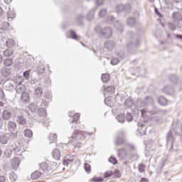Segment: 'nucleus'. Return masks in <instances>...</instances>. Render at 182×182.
<instances>
[{
	"label": "nucleus",
	"mask_w": 182,
	"mask_h": 182,
	"mask_svg": "<svg viewBox=\"0 0 182 182\" xmlns=\"http://www.w3.org/2000/svg\"><path fill=\"white\" fill-rule=\"evenodd\" d=\"M168 26H169V29H171V31H176V24H174L173 23H168Z\"/></svg>",
	"instance_id": "nucleus-56"
},
{
	"label": "nucleus",
	"mask_w": 182,
	"mask_h": 182,
	"mask_svg": "<svg viewBox=\"0 0 182 182\" xmlns=\"http://www.w3.org/2000/svg\"><path fill=\"white\" fill-rule=\"evenodd\" d=\"M41 176H42V173L38 171H36L33 173H31V178L32 180H38V178H39Z\"/></svg>",
	"instance_id": "nucleus-27"
},
{
	"label": "nucleus",
	"mask_w": 182,
	"mask_h": 182,
	"mask_svg": "<svg viewBox=\"0 0 182 182\" xmlns=\"http://www.w3.org/2000/svg\"><path fill=\"white\" fill-rule=\"evenodd\" d=\"M95 4L98 6H102L105 4V0H95Z\"/></svg>",
	"instance_id": "nucleus-55"
},
{
	"label": "nucleus",
	"mask_w": 182,
	"mask_h": 182,
	"mask_svg": "<svg viewBox=\"0 0 182 182\" xmlns=\"http://www.w3.org/2000/svg\"><path fill=\"white\" fill-rule=\"evenodd\" d=\"M136 46H134V44H133V43H129L127 45V49H128V50H132V49H133V48H134Z\"/></svg>",
	"instance_id": "nucleus-54"
},
{
	"label": "nucleus",
	"mask_w": 182,
	"mask_h": 182,
	"mask_svg": "<svg viewBox=\"0 0 182 182\" xmlns=\"http://www.w3.org/2000/svg\"><path fill=\"white\" fill-rule=\"evenodd\" d=\"M80 114H75L73 116L72 123H77V120H79Z\"/></svg>",
	"instance_id": "nucleus-48"
},
{
	"label": "nucleus",
	"mask_w": 182,
	"mask_h": 182,
	"mask_svg": "<svg viewBox=\"0 0 182 182\" xmlns=\"http://www.w3.org/2000/svg\"><path fill=\"white\" fill-rule=\"evenodd\" d=\"M16 122L21 126H25V124H26V119L22 115L17 117Z\"/></svg>",
	"instance_id": "nucleus-22"
},
{
	"label": "nucleus",
	"mask_w": 182,
	"mask_h": 182,
	"mask_svg": "<svg viewBox=\"0 0 182 182\" xmlns=\"http://www.w3.org/2000/svg\"><path fill=\"white\" fill-rule=\"evenodd\" d=\"M138 170L139 173H145L146 172V165L143 164H140L138 166Z\"/></svg>",
	"instance_id": "nucleus-42"
},
{
	"label": "nucleus",
	"mask_w": 182,
	"mask_h": 182,
	"mask_svg": "<svg viewBox=\"0 0 182 182\" xmlns=\"http://www.w3.org/2000/svg\"><path fill=\"white\" fill-rule=\"evenodd\" d=\"M70 36L72 37L73 39H75V41H79L80 38V36H77V35L76 34V32H75V31L73 30H70L69 32Z\"/></svg>",
	"instance_id": "nucleus-35"
},
{
	"label": "nucleus",
	"mask_w": 182,
	"mask_h": 182,
	"mask_svg": "<svg viewBox=\"0 0 182 182\" xmlns=\"http://www.w3.org/2000/svg\"><path fill=\"white\" fill-rule=\"evenodd\" d=\"M172 18L173 19V22H177V21H180L181 19L180 13H178V11H175L173 13Z\"/></svg>",
	"instance_id": "nucleus-30"
},
{
	"label": "nucleus",
	"mask_w": 182,
	"mask_h": 182,
	"mask_svg": "<svg viewBox=\"0 0 182 182\" xmlns=\"http://www.w3.org/2000/svg\"><path fill=\"white\" fill-rule=\"evenodd\" d=\"M14 63V59L12 58H6L4 60V65L6 66V68H9L12 66V64Z\"/></svg>",
	"instance_id": "nucleus-24"
},
{
	"label": "nucleus",
	"mask_w": 182,
	"mask_h": 182,
	"mask_svg": "<svg viewBox=\"0 0 182 182\" xmlns=\"http://www.w3.org/2000/svg\"><path fill=\"white\" fill-rule=\"evenodd\" d=\"M58 139L56 134H50L48 136V140L50 141H55Z\"/></svg>",
	"instance_id": "nucleus-45"
},
{
	"label": "nucleus",
	"mask_w": 182,
	"mask_h": 182,
	"mask_svg": "<svg viewBox=\"0 0 182 182\" xmlns=\"http://www.w3.org/2000/svg\"><path fill=\"white\" fill-rule=\"evenodd\" d=\"M84 168L86 171V173H89L90 171H92V167L90 166V164L85 163L84 164Z\"/></svg>",
	"instance_id": "nucleus-44"
},
{
	"label": "nucleus",
	"mask_w": 182,
	"mask_h": 182,
	"mask_svg": "<svg viewBox=\"0 0 182 182\" xmlns=\"http://www.w3.org/2000/svg\"><path fill=\"white\" fill-rule=\"evenodd\" d=\"M39 166L42 171H44L45 173H48V171H49V165H48V163L42 162L41 164H39Z\"/></svg>",
	"instance_id": "nucleus-21"
},
{
	"label": "nucleus",
	"mask_w": 182,
	"mask_h": 182,
	"mask_svg": "<svg viewBox=\"0 0 182 182\" xmlns=\"http://www.w3.org/2000/svg\"><path fill=\"white\" fill-rule=\"evenodd\" d=\"M138 132L139 133V136H144L146 134V125L143 122H138Z\"/></svg>",
	"instance_id": "nucleus-11"
},
{
	"label": "nucleus",
	"mask_w": 182,
	"mask_h": 182,
	"mask_svg": "<svg viewBox=\"0 0 182 182\" xmlns=\"http://www.w3.org/2000/svg\"><path fill=\"white\" fill-rule=\"evenodd\" d=\"M23 134H24L25 137H28V138H31V137H32V136H33L32 131L29 129H26L23 132Z\"/></svg>",
	"instance_id": "nucleus-36"
},
{
	"label": "nucleus",
	"mask_w": 182,
	"mask_h": 182,
	"mask_svg": "<svg viewBox=\"0 0 182 182\" xmlns=\"http://www.w3.org/2000/svg\"><path fill=\"white\" fill-rule=\"evenodd\" d=\"M125 106L126 107H133V105H134V102L131 99H127L125 100Z\"/></svg>",
	"instance_id": "nucleus-37"
},
{
	"label": "nucleus",
	"mask_w": 182,
	"mask_h": 182,
	"mask_svg": "<svg viewBox=\"0 0 182 182\" xmlns=\"http://www.w3.org/2000/svg\"><path fill=\"white\" fill-rule=\"evenodd\" d=\"M65 159L70 163L73 160V156H72V155H67L65 156Z\"/></svg>",
	"instance_id": "nucleus-57"
},
{
	"label": "nucleus",
	"mask_w": 182,
	"mask_h": 182,
	"mask_svg": "<svg viewBox=\"0 0 182 182\" xmlns=\"http://www.w3.org/2000/svg\"><path fill=\"white\" fill-rule=\"evenodd\" d=\"M114 26L115 28L117 29L119 33H122L123 32V24H122V22L116 21L115 22H114Z\"/></svg>",
	"instance_id": "nucleus-18"
},
{
	"label": "nucleus",
	"mask_w": 182,
	"mask_h": 182,
	"mask_svg": "<svg viewBox=\"0 0 182 182\" xmlns=\"http://www.w3.org/2000/svg\"><path fill=\"white\" fill-rule=\"evenodd\" d=\"M19 164H21V161L18 157L13 158L11 161V167L14 170H18V168L19 167Z\"/></svg>",
	"instance_id": "nucleus-14"
},
{
	"label": "nucleus",
	"mask_w": 182,
	"mask_h": 182,
	"mask_svg": "<svg viewBox=\"0 0 182 182\" xmlns=\"http://www.w3.org/2000/svg\"><path fill=\"white\" fill-rule=\"evenodd\" d=\"M114 86L113 85H103L102 91L104 95H113L114 93Z\"/></svg>",
	"instance_id": "nucleus-6"
},
{
	"label": "nucleus",
	"mask_w": 182,
	"mask_h": 182,
	"mask_svg": "<svg viewBox=\"0 0 182 182\" xmlns=\"http://www.w3.org/2000/svg\"><path fill=\"white\" fill-rule=\"evenodd\" d=\"M5 157L9 158L12 156V149H7L4 152Z\"/></svg>",
	"instance_id": "nucleus-46"
},
{
	"label": "nucleus",
	"mask_w": 182,
	"mask_h": 182,
	"mask_svg": "<svg viewBox=\"0 0 182 182\" xmlns=\"http://www.w3.org/2000/svg\"><path fill=\"white\" fill-rule=\"evenodd\" d=\"M12 117V111L10 109H4L1 114V117H0V126L4 124V120L8 122L11 120Z\"/></svg>",
	"instance_id": "nucleus-5"
},
{
	"label": "nucleus",
	"mask_w": 182,
	"mask_h": 182,
	"mask_svg": "<svg viewBox=\"0 0 182 182\" xmlns=\"http://www.w3.org/2000/svg\"><path fill=\"white\" fill-rule=\"evenodd\" d=\"M167 99L166 97L161 96L158 98V102L161 106H167Z\"/></svg>",
	"instance_id": "nucleus-26"
},
{
	"label": "nucleus",
	"mask_w": 182,
	"mask_h": 182,
	"mask_svg": "<svg viewBox=\"0 0 182 182\" xmlns=\"http://www.w3.org/2000/svg\"><path fill=\"white\" fill-rule=\"evenodd\" d=\"M163 92L168 96H173L176 93V90L171 85H166L163 88Z\"/></svg>",
	"instance_id": "nucleus-7"
},
{
	"label": "nucleus",
	"mask_w": 182,
	"mask_h": 182,
	"mask_svg": "<svg viewBox=\"0 0 182 182\" xmlns=\"http://www.w3.org/2000/svg\"><path fill=\"white\" fill-rule=\"evenodd\" d=\"M119 60L117 58H114L111 60V65H113V66L117 65L119 63Z\"/></svg>",
	"instance_id": "nucleus-51"
},
{
	"label": "nucleus",
	"mask_w": 182,
	"mask_h": 182,
	"mask_svg": "<svg viewBox=\"0 0 182 182\" xmlns=\"http://www.w3.org/2000/svg\"><path fill=\"white\" fill-rule=\"evenodd\" d=\"M0 72L1 73V76H4V77H8V76L11 75V70L5 67H2Z\"/></svg>",
	"instance_id": "nucleus-16"
},
{
	"label": "nucleus",
	"mask_w": 182,
	"mask_h": 182,
	"mask_svg": "<svg viewBox=\"0 0 182 182\" xmlns=\"http://www.w3.org/2000/svg\"><path fill=\"white\" fill-rule=\"evenodd\" d=\"M18 179V176L15 172H11L10 174V180L12 182H15Z\"/></svg>",
	"instance_id": "nucleus-43"
},
{
	"label": "nucleus",
	"mask_w": 182,
	"mask_h": 182,
	"mask_svg": "<svg viewBox=\"0 0 182 182\" xmlns=\"http://www.w3.org/2000/svg\"><path fill=\"white\" fill-rule=\"evenodd\" d=\"M109 79L110 75H109V74H102L101 76V80L103 82V83H107V82H109Z\"/></svg>",
	"instance_id": "nucleus-34"
},
{
	"label": "nucleus",
	"mask_w": 182,
	"mask_h": 182,
	"mask_svg": "<svg viewBox=\"0 0 182 182\" xmlns=\"http://www.w3.org/2000/svg\"><path fill=\"white\" fill-rule=\"evenodd\" d=\"M125 132L124 130H121L117 133V136L114 140L115 146H122L123 144H126L127 149L128 150H136V147L134 145L132 144L127 143L126 138L124 137Z\"/></svg>",
	"instance_id": "nucleus-2"
},
{
	"label": "nucleus",
	"mask_w": 182,
	"mask_h": 182,
	"mask_svg": "<svg viewBox=\"0 0 182 182\" xmlns=\"http://www.w3.org/2000/svg\"><path fill=\"white\" fill-rule=\"evenodd\" d=\"M10 137H11V139H16V137H17L16 133L11 132V133L10 134Z\"/></svg>",
	"instance_id": "nucleus-59"
},
{
	"label": "nucleus",
	"mask_w": 182,
	"mask_h": 182,
	"mask_svg": "<svg viewBox=\"0 0 182 182\" xmlns=\"http://www.w3.org/2000/svg\"><path fill=\"white\" fill-rule=\"evenodd\" d=\"M36 97H41L42 96L43 90L42 87H38V88L36 89Z\"/></svg>",
	"instance_id": "nucleus-40"
},
{
	"label": "nucleus",
	"mask_w": 182,
	"mask_h": 182,
	"mask_svg": "<svg viewBox=\"0 0 182 182\" xmlns=\"http://www.w3.org/2000/svg\"><path fill=\"white\" fill-rule=\"evenodd\" d=\"M117 120L119 123H124V120H126V117H124V114L121 113L118 114L117 117Z\"/></svg>",
	"instance_id": "nucleus-33"
},
{
	"label": "nucleus",
	"mask_w": 182,
	"mask_h": 182,
	"mask_svg": "<svg viewBox=\"0 0 182 182\" xmlns=\"http://www.w3.org/2000/svg\"><path fill=\"white\" fill-rule=\"evenodd\" d=\"M99 17L100 18H105V16H106V15H107V10L106 9H102L99 14Z\"/></svg>",
	"instance_id": "nucleus-39"
},
{
	"label": "nucleus",
	"mask_w": 182,
	"mask_h": 182,
	"mask_svg": "<svg viewBox=\"0 0 182 182\" xmlns=\"http://www.w3.org/2000/svg\"><path fill=\"white\" fill-rule=\"evenodd\" d=\"M112 176H113V172H112V171H107L104 173V177H105V178H108V177H112Z\"/></svg>",
	"instance_id": "nucleus-50"
},
{
	"label": "nucleus",
	"mask_w": 182,
	"mask_h": 182,
	"mask_svg": "<svg viewBox=\"0 0 182 182\" xmlns=\"http://www.w3.org/2000/svg\"><path fill=\"white\" fill-rule=\"evenodd\" d=\"M107 22H114V16H109L107 18Z\"/></svg>",
	"instance_id": "nucleus-58"
},
{
	"label": "nucleus",
	"mask_w": 182,
	"mask_h": 182,
	"mask_svg": "<svg viewBox=\"0 0 182 182\" xmlns=\"http://www.w3.org/2000/svg\"><path fill=\"white\" fill-rule=\"evenodd\" d=\"M5 45L7 46V48H14V46H15V41H14L12 38H9L6 41Z\"/></svg>",
	"instance_id": "nucleus-28"
},
{
	"label": "nucleus",
	"mask_w": 182,
	"mask_h": 182,
	"mask_svg": "<svg viewBox=\"0 0 182 182\" xmlns=\"http://www.w3.org/2000/svg\"><path fill=\"white\" fill-rule=\"evenodd\" d=\"M171 82H173V85H174L175 86H176L177 84L178 83V82H177V75H172L171 76Z\"/></svg>",
	"instance_id": "nucleus-49"
},
{
	"label": "nucleus",
	"mask_w": 182,
	"mask_h": 182,
	"mask_svg": "<svg viewBox=\"0 0 182 182\" xmlns=\"http://www.w3.org/2000/svg\"><path fill=\"white\" fill-rule=\"evenodd\" d=\"M38 114L40 117H41V119H38L40 122H45V120H46V118L45 117V116H46V109L42 107L38 109Z\"/></svg>",
	"instance_id": "nucleus-15"
},
{
	"label": "nucleus",
	"mask_w": 182,
	"mask_h": 182,
	"mask_svg": "<svg viewBox=\"0 0 182 182\" xmlns=\"http://www.w3.org/2000/svg\"><path fill=\"white\" fill-rule=\"evenodd\" d=\"M30 73H31V70H26L23 73V76L25 79H26V80H28Z\"/></svg>",
	"instance_id": "nucleus-52"
},
{
	"label": "nucleus",
	"mask_w": 182,
	"mask_h": 182,
	"mask_svg": "<svg viewBox=\"0 0 182 182\" xmlns=\"http://www.w3.org/2000/svg\"><path fill=\"white\" fill-rule=\"evenodd\" d=\"M4 56L9 57L14 55V50L11 48L6 49L3 52Z\"/></svg>",
	"instance_id": "nucleus-31"
},
{
	"label": "nucleus",
	"mask_w": 182,
	"mask_h": 182,
	"mask_svg": "<svg viewBox=\"0 0 182 182\" xmlns=\"http://www.w3.org/2000/svg\"><path fill=\"white\" fill-rule=\"evenodd\" d=\"M0 143L1 144H6L8 143V136L5 134H0Z\"/></svg>",
	"instance_id": "nucleus-29"
},
{
	"label": "nucleus",
	"mask_w": 182,
	"mask_h": 182,
	"mask_svg": "<svg viewBox=\"0 0 182 182\" xmlns=\"http://www.w3.org/2000/svg\"><path fill=\"white\" fill-rule=\"evenodd\" d=\"M63 163L64 166H68L69 164V163H70V162L69 161L65 159Z\"/></svg>",
	"instance_id": "nucleus-62"
},
{
	"label": "nucleus",
	"mask_w": 182,
	"mask_h": 182,
	"mask_svg": "<svg viewBox=\"0 0 182 182\" xmlns=\"http://www.w3.org/2000/svg\"><path fill=\"white\" fill-rule=\"evenodd\" d=\"M21 101L23 103H28V102H29V94L28 92H23V94H21Z\"/></svg>",
	"instance_id": "nucleus-25"
},
{
	"label": "nucleus",
	"mask_w": 182,
	"mask_h": 182,
	"mask_svg": "<svg viewBox=\"0 0 182 182\" xmlns=\"http://www.w3.org/2000/svg\"><path fill=\"white\" fill-rule=\"evenodd\" d=\"M159 112L160 109H159V107H156L154 105L141 109L142 116H144V113H149L151 115L158 114Z\"/></svg>",
	"instance_id": "nucleus-4"
},
{
	"label": "nucleus",
	"mask_w": 182,
	"mask_h": 182,
	"mask_svg": "<svg viewBox=\"0 0 182 182\" xmlns=\"http://www.w3.org/2000/svg\"><path fill=\"white\" fill-rule=\"evenodd\" d=\"M3 86L7 90H12V89H15V87L14 86V81L9 80L4 81Z\"/></svg>",
	"instance_id": "nucleus-12"
},
{
	"label": "nucleus",
	"mask_w": 182,
	"mask_h": 182,
	"mask_svg": "<svg viewBox=\"0 0 182 182\" xmlns=\"http://www.w3.org/2000/svg\"><path fill=\"white\" fill-rule=\"evenodd\" d=\"M26 89V87H25V85H22V81H19L17 86L16 87V93H18V95H22L25 93Z\"/></svg>",
	"instance_id": "nucleus-10"
},
{
	"label": "nucleus",
	"mask_w": 182,
	"mask_h": 182,
	"mask_svg": "<svg viewBox=\"0 0 182 182\" xmlns=\"http://www.w3.org/2000/svg\"><path fill=\"white\" fill-rule=\"evenodd\" d=\"M104 46L109 50H112V49H113L114 48V41H105Z\"/></svg>",
	"instance_id": "nucleus-17"
},
{
	"label": "nucleus",
	"mask_w": 182,
	"mask_h": 182,
	"mask_svg": "<svg viewBox=\"0 0 182 182\" xmlns=\"http://www.w3.org/2000/svg\"><path fill=\"white\" fill-rule=\"evenodd\" d=\"M114 174H116L117 177H120V172L119 171V170H115Z\"/></svg>",
	"instance_id": "nucleus-64"
},
{
	"label": "nucleus",
	"mask_w": 182,
	"mask_h": 182,
	"mask_svg": "<svg viewBox=\"0 0 182 182\" xmlns=\"http://www.w3.org/2000/svg\"><path fill=\"white\" fill-rule=\"evenodd\" d=\"M127 23V25H129V26H134V25L136 24V18H128Z\"/></svg>",
	"instance_id": "nucleus-38"
},
{
	"label": "nucleus",
	"mask_w": 182,
	"mask_h": 182,
	"mask_svg": "<svg viewBox=\"0 0 182 182\" xmlns=\"http://www.w3.org/2000/svg\"><path fill=\"white\" fill-rule=\"evenodd\" d=\"M140 182H149V179L146 178H141Z\"/></svg>",
	"instance_id": "nucleus-63"
},
{
	"label": "nucleus",
	"mask_w": 182,
	"mask_h": 182,
	"mask_svg": "<svg viewBox=\"0 0 182 182\" xmlns=\"http://www.w3.org/2000/svg\"><path fill=\"white\" fill-rule=\"evenodd\" d=\"M52 156L53 159H55V160H60V151L58 149H53L52 151Z\"/></svg>",
	"instance_id": "nucleus-23"
},
{
	"label": "nucleus",
	"mask_w": 182,
	"mask_h": 182,
	"mask_svg": "<svg viewBox=\"0 0 182 182\" xmlns=\"http://www.w3.org/2000/svg\"><path fill=\"white\" fill-rule=\"evenodd\" d=\"M95 32H97V33H100V36H102V38H105L106 39H107L108 38H110L112 33V31L110 28V27L100 28L99 26H97L95 28Z\"/></svg>",
	"instance_id": "nucleus-3"
},
{
	"label": "nucleus",
	"mask_w": 182,
	"mask_h": 182,
	"mask_svg": "<svg viewBox=\"0 0 182 182\" xmlns=\"http://www.w3.org/2000/svg\"><path fill=\"white\" fill-rule=\"evenodd\" d=\"M87 136L90 134L83 131L77 130L73 132L71 137L69 138V142L74 146V147L79 148L82 146V142Z\"/></svg>",
	"instance_id": "nucleus-1"
},
{
	"label": "nucleus",
	"mask_w": 182,
	"mask_h": 182,
	"mask_svg": "<svg viewBox=\"0 0 182 182\" xmlns=\"http://www.w3.org/2000/svg\"><path fill=\"white\" fill-rule=\"evenodd\" d=\"M109 163H112V164H117V160L113 156H111L109 159Z\"/></svg>",
	"instance_id": "nucleus-53"
},
{
	"label": "nucleus",
	"mask_w": 182,
	"mask_h": 182,
	"mask_svg": "<svg viewBox=\"0 0 182 182\" xmlns=\"http://www.w3.org/2000/svg\"><path fill=\"white\" fill-rule=\"evenodd\" d=\"M130 4H118L116 6V10L117 12H123V11H124V12H129V11H130Z\"/></svg>",
	"instance_id": "nucleus-8"
},
{
	"label": "nucleus",
	"mask_w": 182,
	"mask_h": 182,
	"mask_svg": "<svg viewBox=\"0 0 182 182\" xmlns=\"http://www.w3.org/2000/svg\"><path fill=\"white\" fill-rule=\"evenodd\" d=\"M7 16H8V19H14V18L16 16V14H15V12L11 10H9L7 12Z\"/></svg>",
	"instance_id": "nucleus-41"
},
{
	"label": "nucleus",
	"mask_w": 182,
	"mask_h": 182,
	"mask_svg": "<svg viewBox=\"0 0 182 182\" xmlns=\"http://www.w3.org/2000/svg\"><path fill=\"white\" fill-rule=\"evenodd\" d=\"M143 104L146 106V107L153 106L154 105V99L151 96H146L143 100Z\"/></svg>",
	"instance_id": "nucleus-9"
},
{
	"label": "nucleus",
	"mask_w": 182,
	"mask_h": 182,
	"mask_svg": "<svg viewBox=\"0 0 182 182\" xmlns=\"http://www.w3.org/2000/svg\"><path fill=\"white\" fill-rule=\"evenodd\" d=\"M125 117L127 122H133V115L132 114V113L127 112Z\"/></svg>",
	"instance_id": "nucleus-47"
},
{
	"label": "nucleus",
	"mask_w": 182,
	"mask_h": 182,
	"mask_svg": "<svg viewBox=\"0 0 182 182\" xmlns=\"http://www.w3.org/2000/svg\"><path fill=\"white\" fill-rule=\"evenodd\" d=\"M175 36H176V38H177V39H181V41H182V35L181 34H176Z\"/></svg>",
	"instance_id": "nucleus-61"
},
{
	"label": "nucleus",
	"mask_w": 182,
	"mask_h": 182,
	"mask_svg": "<svg viewBox=\"0 0 182 182\" xmlns=\"http://www.w3.org/2000/svg\"><path fill=\"white\" fill-rule=\"evenodd\" d=\"M97 9V8L94 7L88 12V14L87 15V19L88 21H92V19L95 18V12H96Z\"/></svg>",
	"instance_id": "nucleus-19"
},
{
	"label": "nucleus",
	"mask_w": 182,
	"mask_h": 182,
	"mask_svg": "<svg viewBox=\"0 0 182 182\" xmlns=\"http://www.w3.org/2000/svg\"><path fill=\"white\" fill-rule=\"evenodd\" d=\"M134 105L138 107V109H140V107H143L144 106V104L143 103V101L141 99L138 98L136 100Z\"/></svg>",
	"instance_id": "nucleus-32"
},
{
	"label": "nucleus",
	"mask_w": 182,
	"mask_h": 182,
	"mask_svg": "<svg viewBox=\"0 0 182 182\" xmlns=\"http://www.w3.org/2000/svg\"><path fill=\"white\" fill-rule=\"evenodd\" d=\"M166 143L168 144V143H171V149H173V133L171 132V130H170L167 134H166Z\"/></svg>",
	"instance_id": "nucleus-20"
},
{
	"label": "nucleus",
	"mask_w": 182,
	"mask_h": 182,
	"mask_svg": "<svg viewBox=\"0 0 182 182\" xmlns=\"http://www.w3.org/2000/svg\"><path fill=\"white\" fill-rule=\"evenodd\" d=\"M7 129L9 132H14L15 130H16V122L13 121H9L7 123Z\"/></svg>",
	"instance_id": "nucleus-13"
},
{
	"label": "nucleus",
	"mask_w": 182,
	"mask_h": 182,
	"mask_svg": "<svg viewBox=\"0 0 182 182\" xmlns=\"http://www.w3.org/2000/svg\"><path fill=\"white\" fill-rule=\"evenodd\" d=\"M0 182H6V179H5V176H0Z\"/></svg>",
	"instance_id": "nucleus-60"
}]
</instances>
